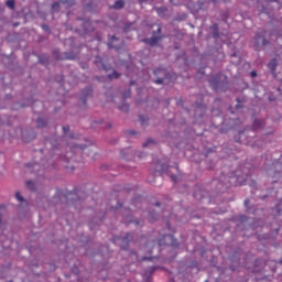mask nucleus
I'll list each match as a JSON object with an SVG mask.
<instances>
[{
  "label": "nucleus",
  "instance_id": "obj_1",
  "mask_svg": "<svg viewBox=\"0 0 282 282\" xmlns=\"http://www.w3.org/2000/svg\"><path fill=\"white\" fill-rule=\"evenodd\" d=\"M118 42H120V40H118L116 36H112L108 41V46L112 47L113 50H120Z\"/></svg>",
  "mask_w": 282,
  "mask_h": 282
},
{
  "label": "nucleus",
  "instance_id": "obj_2",
  "mask_svg": "<svg viewBox=\"0 0 282 282\" xmlns=\"http://www.w3.org/2000/svg\"><path fill=\"white\" fill-rule=\"evenodd\" d=\"M210 85H212L213 89H219V87L221 86V82H219L217 79H212Z\"/></svg>",
  "mask_w": 282,
  "mask_h": 282
},
{
  "label": "nucleus",
  "instance_id": "obj_3",
  "mask_svg": "<svg viewBox=\"0 0 282 282\" xmlns=\"http://www.w3.org/2000/svg\"><path fill=\"white\" fill-rule=\"evenodd\" d=\"M268 68L271 72H274V69H276V59H272L269 64H268Z\"/></svg>",
  "mask_w": 282,
  "mask_h": 282
},
{
  "label": "nucleus",
  "instance_id": "obj_4",
  "mask_svg": "<svg viewBox=\"0 0 282 282\" xmlns=\"http://www.w3.org/2000/svg\"><path fill=\"white\" fill-rule=\"evenodd\" d=\"M231 181L236 182L239 186H243V184H246V180L241 181V177H231Z\"/></svg>",
  "mask_w": 282,
  "mask_h": 282
},
{
  "label": "nucleus",
  "instance_id": "obj_5",
  "mask_svg": "<svg viewBox=\"0 0 282 282\" xmlns=\"http://www.w3.org/2000/svg\"><path fill=\"white\" fill-rule=\"evenodd\" d=\"M113 8H115L116 10H120L121 8H124V2L121 1V0H118V1L115 3Z\"/></svg>",
  "mask_w": 282,
  "mask_h": 282
},
{
  "label": "nucleus",
  "instance_id": "obj_6",
  "mask_svg": "<svg viewBox=\"0 0 282 282\" xmlns=\"http://www.w3.org/2000/svg\"><path fill=\"white\" fill-rule=\"evenodd\" d=\"M145 43H148L149 45H156L158 37H152V39L145 40Z\"/></svg>",
  "mask_w": 282,
  "mask_h": 282
},
{
  "label": "nucleus",
  "instance_id": "obj_7",
  "mask_svg": "<svg viewBox=\"0 0 282 282\" xmlns=\"http://www.w3.org/2000/svg\"><path fill=\"white\" fill-rule=\"evenodd\" d=\"M260 127H263V121H261V120H256V121L253 122V129L257 130V129H259Z\"/></svg>",
  "mask_w": 282,
  "mask_h": 282
},
{
  "label": "nucleus",
  "instance_id": "obj_8",
  "mask_svg": "<svg viewBox=\"0 0 282 282\" xmlns=\"http://www.w3.org/2000/svg\"><path fill=\"white\" fill-rule=\"evenodd\" d=\"M15 199H18V202H21L22 204H25V199L23 198V196H21V192L15 193Z\"/></svg>",
  "mask_w": 282,
  "mask_h": 282
},
{
  "label": "nucleus",
  "instance_id": "obj_9",
  "mask_svg": "<svg viewBox=\"0 0 282 282\" xmlns=\"http://www.w3.org/2000/svg\"><path fill=\"white\" fill-rule=\"evenodd\" d=\"M7 6L10 8V10H14V0H8Z\"/></svg>",
  "mask_w": 282,
  "mask_h": 282
},
{
  "label": "nucleus",
  "instance_id": "obj_10",
  "mask_svg": "<svg viewBox=\"0 0 282 282\" xmlns=\"http://www.w3.org/2000/svg\"><path fill=\"white\" fill-rule=\"evenodd\" d=\"M26 186H28V188H31V191H34V182L28 181Z\"/></svg>",
  "mask_w": 282,
  "mask_h": 282
},
{
  "label": "nucleus",
  "instance_id": "obj_11",
  "mask_svg": "<svg viewBox=\"0 0 282 282\" xmlns=\"http://www.w3.org/2000/svg\"><path fill=\"white\" fill-rule=\"evenodd\" d=\"M59 7H61V2L54 3L52 7L53 12H56V10H58Z\"/></svg>",
  "mask_w": 282,
  "mask_h": 282
},
{
  "label": "nucleus",
  "instance_id": "obj_12",
  "mask_svg": "<svg viewBox=\"0 0 282 282\" xmlns=\"http://www.w3.org/2000/svg\"><path fill=\"white\" fill-rule=\"evenodd\" d=\"M260 12L262 14H270V11H268V8H265L264 6L262 7V9L260 10Z\"/></svg>",
  "mask_w": 282,
  "mask_h": 282
},
{
  "label": "nucleus",
  "instance_id": "obj_13",
  "mask_svg": "<svg viewBox=\"0 0 282 282\" xmlns=\"http://www.w3.org/2000/svg\"><path fill=\"white\" fill-rule=\"evenodd\" d=\"M153 140H148L145 143H143V148L147 149V147H149V144H153Z\"/></svg>",
  "mask_w": 282,
  "mask_h": 282
},
{
  "label": "nucleus",
  "instance_id": "obj_14",
  "mask_svg": "<svg viewBox=\"0 0 282 282\" xmlns=\"http://www.w3.org/2000/svg\"><path fill=\"white\" fill-rule=\"evenodd\" d=\"M120 75H118L117 72H113L112 75L109 76V78H118Z\"/></svg>",
  "mask_w": 282,
  "mask_h": 282
},
{
  "label": "nucleus",
  "instance_id": "obj_15",
  "mask_svg": "<svg viewBox=\"0 0 282 282\" xmlns=\"http://www.w3.org/2000/svg\"><path fill=\"white\" fill-rule=\"evenodd\" d=\"M171 180H173L174 182H177V175H173V174H169Z\"/></svg>",
  "mask_w": 282,
  "mask_h": 282
},
{
  "label": "nucleus",
  "instance_id": "obj_16",
  "mask_svg": "<svg viewBox=\"0 0 282 282\" xmlns=\"http://www.w3.org/2000/svg\"><path fill=\"white\" fill-rule=\"evenodd\" d=\"M155 83H156V85H162V83H164V79L159 78V79L155 80Z\"/></svg>",
  "mask_w": 282,
  "mask_h": 282
},
{
  "label": "nucleus",
  "instance_id": "obj_17",
  "mask_svg": "<svg viewBox=\"0 0 282 282\" xmlns=\"http://www.w3.org/2000/svg\"><path fill=\"white\" fill-rule=\"evenodd\" d=\"M63 131H64V133H67V131H69V126H64Z\"/></svg>",
  "mask_w": 282,
  "mask_h": 282
},
{
  "label": "nucleus",
  "instance_id": "obj_18",
  "mask_svg": "<svg viewBox=\"0 0 282 282\" xmlns=\"http://www.w3.org/2000/svg\"><path fill=\"white\" fill-rule=\"evenodd\" d=\"M37 127H43V120L41 119L37 120Z\"/></svg>",
  "mask_w": 282,
  "mask_h": 282
},
{
  "label": "nucleus",
  "instance_id": "obj_19",
  "mask_svg": "<svg viewBox=\"0 0 282 282\" xmlns=\"http://www.w3.org/2000/svg\"><path fill=\"white\" fill-rule=\"evenodd\" d=\"M275 208H276L278 215H280V213H281V205H278Z\"/></svg>",
  "mask_w": 282,
  "mask_h": 282
},
{
  "label": "nucleus",
  "instance_id": "obj_20",
  "mask_svg": "<svg viewBox=\"0 0 282 282\" xmlns=\"http://www.w3.org/2000/svg\"><path fill=\"white\" fill-rule=\"evenodd\" d=\"M119 109H122L123 111H127L129 109V106L120 107Z\"/></svg>",
  "mask_w": 282,
  "mask_h": 282
},
{
  "label": "nucleus",
  "instance_id": "obj_21",
  "mask_svg": "<svg viewBox=\"0 0 282 282\" xmlns=\"http://www.w3.org/2000/svg\"><path fill=\"white\" fill-rule=\"evenodd\" d=\"M270 0H260L259 3H268Z\"/></svg>",
  "mask_w": 282,
  "mask_h": 282
},
{
  "label": "nucleus",
  "instance_id": "obj_22",
  "mask_svg": "<svg viewBox=\"0 0 282 282\" xmlns=\"http://www.w3.org/2000/svg\"><path fill=\"white\" fill-rule=\"evenodd\" d=\"M251 76H252V78H254V76H257V72H251Z\"/></svg>",
  "mask_w": 282,
  "mask_h": 282
},
{
  "label": "nucleus",
  "instance_id": "obj_23",
  "mask_svg": "<svg viewBox=\"0 0 282 282\" xmlns=\"http://www.w3.org/2000/svg\"><path fill=\"white\" fill-rule=\"evenodd\" d=\"M43 30H50V28L47 25H42Z\"/></svg>",
  "mask_w": 282,
  "mask_h": 282
},
{
  "label": "nucleus",
  "instance_id": "obj_24",
  "mask_svg": "<svg viewBox=\"0 0 282 282\" xmlns=\"http://www.w3.org/2000/svg\"><path fill=\"white\" fill-rule=\"evenodd\" d=\"M154 74L158 76V74H160V69L154 70Z\"/></svg>",
  "mask_w": 282,
  "mask_h": 282
},
{
  "label": "nucleus",
  "instance_id": "obj_25",
  "mask_svg": "<svg viewBox=\"0 0 282 282\" xmlns=\"http://www.w3.org/2000/svg\"><path fill=\"white\" fill-rule=\"evenodd\" d=\"M162 12V9H158V13L160 14Z\"/></svg>",
  "mask_w": 282,
  "mask_h": 282
},
{
  "label": "nucleus",
  "instance_id": "obj_26",
  "mask_svg": "<svg viewBox=\"0 0 282 282\" xmlns=\"http://www.w3.org/2000/svg\"><path fill=\"white\" fill-rule=\"evenodd\" d=\"M246 206H248V200H245Z\"/></svg>",
  "mask_w": 282,
  "mask_h": 282
},
{
  "label": "nucleus",
  "instance_id": "obj_27",
  "mask_svg": "<svg viewBox=\"0 0 282 282\" xmlns=\"http://www.w3.org/2000/svg\"><path fill=\"white\" fill-rule=\"evenodd\" d=\"M275 164L279 166V161H275Z\"/></svg>",
  "mask_w": 282,
  "mask_h": 282
},
{
  "label": "nucleus",
  "instance_id": "obj_28",
  "mask_svg": "<svg viewBox=\"0 0 282 282\" xmlns=\"http://www.w3.org/2000/svg\"><path fill=\"white\" fill-rule=\"evenodd\" d=\"M263 45H265V40H263Z\"/></svg>",
  "mask_w": 282,
  "mask_h": 282
},
{
  "label": "nucleus",
  "instance_id": "obj_29",
  "mask_svg": "<svg viewBox=\"0 0 282 282\" xmlns=\"http://www.w3.org/2000/svg\"><path fill=\"white\" fill-rule=\"evenodd\" d=\"M67 162H69V159L66 156Z\"/></svg>",
  "mask_w": 282,
  "mask_h": 282
},
{
  "label": "nucleus",
  "instance_id": "obj_30",
  "mask_svg": "<svg viewBox=\"0 0 282 282\" xmlns=\"http://www.w3.org/2000/svg\"><path fill=\"white\" fill-rule=\"evenodd\" d=\"M143 261H147V258H143Z\"/></svg>",
  "mask_w": 282,
  "mask_h": 282
},
{
  "label": "nucleus",
  "instance_id": "obj_31",
  "mask_svg": "<svg viewBox=\"0 0 282 282\" xmlns=\"http://www.w3.org/2000/svg\"><path fill=\"white\" fill-rule=\"evenodd\" d=\"M156 206H160V203H158Z\"/></svg>",
  "mask_w": 282,
  "mask_h": 282
},
{
  "label": "nucleus",
  "instance_id": "obj_32",
  "mask_svg": "<svg viewBox=\"0 0 282 282\" xmlns=\"http://www.w3.org/2000/svg\"><path fill=\"white\" fill-rule=\"evenodd\" d=\"M205 282H208V281H205Z\"/></svg>",
  "mask_w": 282,
  "mask_h": 282
}]
</instances>
